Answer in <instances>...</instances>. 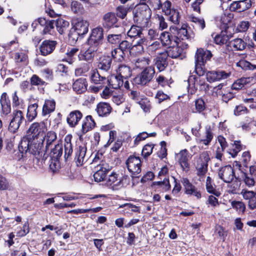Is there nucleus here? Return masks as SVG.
Segmentation results:
<instances>
[{
	"mask_svg": "<svg viewBox=\"0 0 256 256\" xmlns=\"http://www.w3.org/2000/svg\"><path fill=\"white\" fill-rule=\"evenodd\" d=\"M229 46L232 47L235 50H244L247 44L242 39L237 38L232 40L229 42Z\"/></svg>",
	"mask_w": 256,
	"mask_h": 256,
	"instance_id": "obj_33",
	"label": "nucleus"
},
{
	"mask_svg": "<svg viewBox=\"0 0 256 256\" xmlns=\"http://www.w3.org/2000/svg\"><path fill=\"white\" fill-rule=\"evenodd\" d=\"M56 102L54 100H46L42 106V114L43 116L50 114L55 110Z\"/></svg>",
	"mask_w": 256,
	"mask_h": 256,
	"instance_id": "obj_31",
	"label": "nucleus"
},
{
	"mask_svg": "<svg viewBox=\"0 0 256 256\" xmlns=\"http://www.w3.org/2000/svg\"><path fill=\"white\" fill-rule=\"evenodd\" d=\"M155 98L158 100V102L160 104L162 102L170 99V98L168 96L164 93L162 90H158L156 96Z\"/></svg>",
	"mask_w": 256,
	"mask_h": 256,
	"instance_id": "obj_64",
	"label": "nucleus"
},
{
	"mask_svg": "<svg viewBox=\"0 0 256 256\" xmlns=\"http://www.w3.org/2000/svg\"><path fill=\"white\" fill-rule=\"evenodd\" d=\"M12 116V118L10 122L8 130L10 132L15 133L18 130L24 118L23 112L20 110H14Z\"/></svg>",
	"mask_w": 256,
	"mask_h": 256,
	"instance_id": "obj_12",
	"label": "nucleus"
},
{
	"mask_svg": "<svg viewBox=\"0 0 256 256\" xmlns=\"http://www.w3.org/2000/svg\"><path fill=\"white\" fill-rule=\"evenodd\" d=\"M63 149L62 144H57L52 148L50 147V152L46 153L48 157L50 156L51 162L50 168L53 170H56L60 166V160L62 154Z\"/></svg>",
	"mask_w": 256,
	"mask_h": 256,
	"instance_id": "obj_4",
	"label": "nucleus"
},
{
	"mask_svg": "<svg viewBox=\"0 0 256 256\" xmlns=\"http://www.w3.org/2000/svg\"><path fill=\"white\" fill-rule=\"evenodd\" d=\"M46 138V152H48L49 148L52 146V142L56 139V134L52 131L48 132L45 134L44 139Z\"/></svg>",
	"mask_w": 256,
	"mask_h": 256,
	"instance_id": "obj_41",
	"label": "nucleus"
},
{
	"mask_svg": "<svg viewBox=\"0 0 256 256\" xmlns=\"http://www.w3.org/2000/svg\"><path fill=\"white\" fill-rule=\"evenodd\" d=\"M250 26V23L247 21L240 22L237 26L236 30L238 32H245Z\"/></svg>",
	"mask_w": 256,
	"mask_h": 256,
	"instance_id": "obj_58",
	"label": "nucleus"
},
{
	"mask_svg": "<svg viewBox=\"0 0 256 256\" xmlns=\"http://www.w3.org/2000/svg\"><path fill=\"white\" fill-rule=\"evenodd\" d=\"M133 19L135 23L140 28H146L148 25L151 16V10L147 4L138 6L133 10Z\"/></svg>",
	"mask_w": 256,
	"mask_h": 256,
	"instance_id": "obj_1",
	"label": "nucleus"
},
{
	"mask_svg": "<svg viewBox=\"0 0 256 256\" xmlns=\"http://www.w3.org/2000/svg\"><path fill=\"white\" fill-rule=\"evenodd\" d=\"M44 140L34 138L31 140L29 152L34 155L38 160L45 161L48 158L46 149H42Z\"/></svg>",
	"mask_w": 256,
	"mask_h": 256,
	"instance_id": "obj_3",
	"label": "nucleus"
},
{
	"mask_svg": "<svg viewBox=\"0 0 256 256\" xmlns=\"http://www.w3.org/2000/svg\"><path fill=\"white\" fill-rule=\"evenodd\" d=\"M32 138L28 136H24L18 144V156L16 158L18 160L22 159L25 154L28 152H29L30 144Z\"/></svg>",
	"mask_w": 256,
	"mask_h": 256,
	"instance_id": "obj_16",
	"label": "nucleus"
},
{
	"mask_svg": "<svg viewBox=\"0 0 256 256\" xmlns=\"http://www.w3.org/2000/svg\"><path fill=\"white\" fill-rule=\"evenodd\" d=\"M112 58L108 56H104L100 58L98 64V70L108 72L110 69Z\"/></svg>",
	"mask_w": 256,
	"mask_h": 256,
	"instance_id": "obj_25",
	"label": "nucleus"
},
{
	"mask_svg": "<svg viewBox=\"0 0 256 256\" xmlns=\"http://www.w3.org/2000/svg\"><path fill=\"white\" fill-rule=\"evenodd\" d=\"M95 126L96 122L92 116L90 115L87 116L82 121L81 130L82 132V134H85L94 128Z\"/></svg>",
	"mask_w": 256,
	"mask_h": 256,
	"instance_id": "obj_28",
	"label": "nucleus"
},
{
	"mask_svg": "<svg viewBox=\"0 0 256 256\" xmlns=\"http://www.w3.org/2000/svg\"><path fill=\"white\" fill-rule=\"evenodd\" d=\"M250 0H242L234 2L230 6L231 11L240 12L248 10L251 6Z\"/></svg>",
	"mask_w": 256,
	"mask_h": 256,
	"instance_id": "obj_19",
	"label": "nucleus"
},
{
	"mask_svg": "<svg viewBox=\"0 0 256 256\" xmlns=\"http://www.w3.org/2000/svg\"><path fill=\"white\" fill-rule=\"evenodd\" d=\"M86 152V148L80 146L76 150L74 161L78 166H82L84 161Z\"/></svg>",
	"mask_w": 256,
	"mask_h": 256,
	"instance_id": "obj_26",
	"label": "nucleus"
},
{
	"mask_svg": "<svg viewBox=\"0 0 256 256\" xmlns=\"http://www.w3.org/2000/svg\"><path fill=\"white\" fill-rule=\"evenodd\" d=\"M72 28L78 34H80L82 38L88 31L89 22L86 20L81 18H77L73 20Z\"/></svg>",
	"mask_w": 256,
	"mask_h": 256,
	"instance_id": "obj_15",
	"label": "nucleus"
},
{
	"mask_svg": "<svg viewBox=\"0 0 256 256\" xmlns=\"http://www.w3.org/2000/svg\"><path fill=\"white\" fill-rule=\"evenodd\" d=\"M196 111L193 110L194 112H201L206 108V104L202 98H198L194 101Z\"/></svg>",
	"mask_w": 256,
	"mask_h": 256,
	"instance_id": "obj_48",
	"label": "nucleus"
},
{
	"mask_svg": "<svg viewBox=\"0 0 256 256\" xmlns=\"http://www.w3.org/2000/svg\"><path fill=\"white\" fill-rule=\"evenodd\" d=\"M206 190L208 192L216 196H219L220 193L217 191L216 189V186L212 184V182L210 184H206Z\"/></svg>",
	"mask_w": 256,
	"mask_h": 256,
	"instance_id": "obj_56",
	"label": "nucleus"
},
{
	"mask_svg": "<svg viewBox=\"0 0 256 256\" xmlns=\"http://www.w3.org/2000/svg\"><path fill=\"white\" fill-rule=\"evenodd\" d=\"M69 22L62 18H58L54 20V26L60 34H62L64 31L69 26Z\"/></svg>",
	"mask_w": 256,
	"mask_h": 256,
	"instance_id": "obj_39",
	"label": "nucleus"
},
{
	"mask_svg": "<svg viewBox=\"0 0 256 256\" xmlns=\"http://www.w3.org/2000/svg\"><path fill=\"white\" fill-rule=\"evenodd\" d=\"M183 52V50L178 46H170L168 50L166 52H164L166 54H167L166 56H169L172 58H182V54Z\"/></svg>",
	"mask_w": 256,
	"mask_h": 256,
	"instance_id": "obj_32",
	"label": "nucleus"
},
{
	"mask_svg": "<svg viewBox=\"0 0 256 256\" xmlns=\"http://www.w3.org/2000/svg\"><path fill=\"white\" fill-rule=\"evenodd\" d=\"M40 25L44 28L42 32V34H50L52 30L54 28V20L46 19V18H40Z\"/></svg>",
	"mask_w": 256,
	"mask_h": 256,
	"instance_id": "obj_22",
	"label": "nucleus"
},
{
	"mask_svg": "<svg viewBox=\"0 0 256 256\" xmlns=\"http://www.w3.org/2000/svg\"><path fill=\"white\" fill-rule=\"evenodd\" d=\"M102 25L105 28L110 29L113 28L120 27V24L118 22L115 14L109 12L103 16Z\"/></svg>",
	"mask_w": 256,
	"mask_h": 256,
	"instance_id": "obj_14",
	"label": "nucleus"
},
{
	"mask_svg": "<svg viewBox=\"0 0 256 256\" xmlns=\"http://www.w3.org/2000/svg\"><path fill=\"white\" fill-rule=\"evenodd\" d=\"M126 164L132 178H136L134 175L139 174L141 172L142 160L139 156H130L126 160Z\"/></svg>",
	"mask_w": 256,
	"mask_h": 256,
	"instance_id": "obj_9",
	"label": "nucleus"
},
{
	"mask_svg": "<svg viewBox=\"0 0 256 256\" xmlns=\"http://www.w3.org/2000/svg\"><path fill=\"white\" fill-rule=\"evenodd\" d=\"M79 36H81L80 34H78L75 30L72 29L68 34L69 41L72 44H76L78 40Z\"/></svg>",
	"mask_w": 256,
	"mask_h": 256,
	"instance_id": "obj_61",
	"label": "nucleus"
},
{
	"mask_svg": "<svg viewBox=\"0 0 256 256\" xmlns=\"http://www.w3.org/2000/svg\"><path fill=\"white\" fill-rule=\"evenodd\" d=\"M112 56L115 61L122 62L124 60L126 53L118 48H114L111 52Z\"/></svg>",
	"mask_w": 256,
	"mask_h": 256,
	"instance_id": "obj_45",
	"label": "nucleus"
},
{
	"mask_svg": "<svg viewBox=\"0 0 256 256\" xmlns=\"http://www.w3.org/2000/svg\"><path fill=\"white\" fill-rule=\"evenodd\" d=\"M98 170L94 174L95 182H100L104 180L106 174L110 171L109 166L106 164H102L97 166Z\"/></svg>",
	"mask_w": 256,
	"mask_h": 256,
	"instance_id": "obj_20",
	"label": "nucleus"
},
{
	"mask_svg": "<svg viewBox=\"0 0 256 256\" xmlns=\"http://www.w3.org/2000/svg\"><path fill=\"white\" fill-rule=\"evenodd\" d=\"M243 180L244 184L248 187L254 186L255 184L254 178L248 176V174L246 173L244 174Z\"/></svg>",
	"mask_w": 256,
	"mask_h": 256,
	"instance_id": "obj_62",
	"label": "nucleus"
},
{
	"mask_svg": "<svg viewBox=\"0 0 256 256\" xmlns=\"http://www.w3.org/2000/svg\"><path fill=\"white\" fill-rule=\"evenodd\" d=\"M88 83L86 78H80L77 79L72 84V88L78 94H81L87 90Z\"/></svg>",
	"mask_w": 256,
	"mask_h": 256,
	"instance_id": "obj_24",
	"label": "nucleus"
},
{
	"mask_svg": "<svg viewBox=\"0 0 256 256\" xmlns=\"http://www.w3.org/2000/svg\"><path fill=\"white\" fill-rule=\"evenodd\" d=\"M159 39H160L163 46L170 45L173 40L170 34L166 32H162L160 35Z\"/></svg>",
	"mask_w": 256,
	"mask_h": 256,
	"instance_id": "obj_44",
	"label": "nucleus"
},
{
	"mask_svg": "<svg viewBox=\"0 0 256 256\" xmlns=\"http://www.w3.org/2000/svg\"><path fill=\"white\" fill-rule=\"evenodd\" d=\"M210 160L208 152H202L196 161V174L200 178H203L208 170V162Z\"/></svg>",
	"mask_w": 256,
	"mask_h": 256,
	"instance_id": "obj_6",
	"label": "nucleus"
},
{
	"mask_svg": "<svg viewBox=\"0 0 256 256\" xmlns=\"http://www.w3.org/2000/svg\"><path fill=\"white\" fill-rule=\"evenodd\" d=\"M212 54L210 50L204 48H198L195 54V69L194 72L198 76H202L206 72L205 63L209 60Z\"/></svg>",
	"mask_w": 256,
	"mask_h": 256,
	"instance_id": "obj_2",
	"label": "nucleus"
},
{
	"mask_svg": "<svg viewBox=\"0 0 256 256\" xmlns=\"http://www.w3.org/2000/svg\"><path fill=\"white\" fill-rule=\"evenodd\" d=\"M121 34H110L107 36V40L112 44H119L122 40Z\"/></svg>",
	"mask_w": 256,
	"mask_h": 256,
	"instance_id": "obj_49",
	"label": "nucleus"
},
{
	"mask_svg": "<svg viewBox=\"0 0 256 256\" xmlns=\"http://www.w3.org/2000/svg\"><path fill=\"white\" fill-rule=\"evenodd\" d=\"M230 72H226L224 70L210 71L206 73V79L210 82L220 80L228 78Z\"/></svg>",
	"mask_w": 256,
	"mask_h": 256,
	"instance_id": "obj_17",
	"label": "nucleus"
},
{
	"mask_svg": "<svg viewBox=\"0 0 256 256\" xmlns=\"http://www.w3.org/2000/svg\"><path fill=\"white\" fill-rule=\"evenodd\" d=\"M247 112V108L242 104H240L236 106L234 110V114L236 116H239L242 114H246Z\"/></svg>",
	"mask_w": 256,
	"mask_h": 256,
	"instance_id": "obj_63",
	"label": "nucleus"
},
{
	"mask_svg": "<svg viewBox=\"0 0 256 256\" xmlns=\"http://www.w3.org/2000/svg\"><path fill=\"white\" fill-rule=\"evenodd\" d=\"M188 152L185 149L180 151L179 154L180 158L178 162L182 168L184 170L186 168H189V164L188 163Z\"/></svg>",
	"mask_w": 256,
	"mask_h": 256,
	"instance_id": "obj_37",
	"label": "nucleus"
},
{
	"mask_svg": "<svg viewBox=\"0 0 256 256\" xmlns=\"http://www.w3.org/2000/svg\"><path fill=\"white\" fill-rule=\"evenodd\" d=\"M96 110L99 116H106L111 112L112 108L108 103L100 102L97 104Z\"/></svg>",
	"mask_w": 256,
	"mask_h": 256,
	"instance_id": "obj_29",
	"label": "nucleus"
},
{
	"mask_svg": "<svg viewBox=\"0 0 256 256\" xmlns=\"http://www.w3.org/2000/svg\"><path fill=\"white\" fill-rule=\"evenodd\" d=\"M167 54H160L154 59V64L160 72L163 71L168 65Z\"/></svg>",
	"mask_w": 256,
	"mask_h": 256,
	"instance_id": "obj_27",
	"label": "nucleus"
},
{
	"mask_svg": "<svg viewBox=\"0 0 256 256\" xmlns=\"http://www.w3.org/2000/svg\"><path fill=\"white\" fill-rule=\"evenodd\" d=\"M169 16V20L174 24H178L180 22V14L179 12L176 10H172L170 14H168Z\"/></svg>",
	"mask_w": 256,
	"mask_h": 256,
	"instance_id": "obj_54",
	"label": "nucleus"
},
{
	"mask_svg": "<svg viewBox=\"0 0 256 256\" xmlns=\"http://www.w3.org/2000/svg\"><path fill=\"white\" fill-rule=\"evenodd\" d=\"M91 80L96 84L104 86L108 82V80H106L105 76H100L98 70L94 72L91 76Z\"/></svg>",
	"mask_w": 256,
	"mask_h": 256,
	"instance_id": "obj_35",
	"label": "nucleus"
},
{
	"mask_svg": "<svg viewBox=\"0 0 256 256\" xmlns=\"http://www.w3.org/2000/svg\"><path fill=\"white\" fill-rule=\"evenodd\" d=\"M88 48L84 50H81L78 54V59L79 60H84L88 62H92L94 58L96 56L98 48L92 45H88Z\"/></svg>",
	"mask_w": 256,
	"mask_h": 256,
	"instance_id": "obj_13",
	"label": "nucleus"
},
{
	"mask_svg": "<svg viewBox=\"0 0 256 256\" xmlns=\"http://www.w3.org/2000/svg\"><path fill=\"white\" fill-rule=\"evenodd\" d=\"M214 42L219 45L226 44L228 42V38L224 36L222 31L220 34H217L214 38Z\"/></svg>",
	"mask_w": 256,
	"mask_h": 256,
	"instance_id": "obj_52",
	"label": "nucleus"
},
{
	"mask_svg": "<svg viewBox=\"0 0 256 256\" xmlns=\"http://www.w3.org/2000/svg\"><path fill=\"white\" fill-rule=\"evenodd\" d=\"M0 103L2 106V114L6 116L11 112L10 102L6 92H3L1 96Z\"/></svg>",
	"mask_w": 256,
	"mask_h": 256,
	"instance_id": "obj_23",
	"label": "nucleus"
},
{
	"mask_svg": "<svg viewBox=\"0 0 256 256\" xmlns=\"http://www.w3.org/2000/svg\"><path fill=\"white\" fill-rule=\"evenodd\" d=\"M38 104L36 103L30 104L28 108L26 116L29 121H32L37 116V108Z\"/></svg>",
	"mask_w": 256,
	"mask_h": 256,
	"instance_id": "obj_40",
	"label": "nucleus"
},
{
	"mask_svg": "<svg viewBox=\"0 0 256 256\" xmlns=\"http://www.w3.org/2000/svg\"><path fill=\"white\" fill-rule=\"evenodd\" d=\"M154 146V144H148L144 146L142 152V154L144 158H148L152 154Z\"/></svg>",
	"mask_w": 256,
	"mask_h": 256,
	"instance_id": "obj_55",
	"label": "nucleus"
},
{
	"mask_svg": "<svg viewBox=\"0 0 256 256\" xmlns=\"http://www.w3.org/2000/svg\"><path fill=\"white\" fill-rule=\"evenodd\" d=\"M78 48H72L68 50L66 52V61L69 64H72L76 60L77 58H78Z\"/></svg>",
	"mask_w": 256,
	"mask_h": 256,
	"instance_id": "obj_36",
	"label": "nucleus"
},
{
	"mask_svg": "<svg viewBox=\"0 0 256 256\" xmlns=\"http://www.w3.org/2000/svg\"><path fill=\"white\" fill-rule=\"evenodd\" d=\"M108 82L110 84L113 88L118 89L123 86L124 78L118 74L112 76L110 80H108Z\"/></svg>",
	"mask_w": 256,
	"mask_h": 256,
	"instance_id": "obj_43",
	"label": "nucleus"
},
{
	"mask_svg": "<svg viewBox=\"0 0 256 256\" xmlns=\"http://www.w3.org/2000/svg\"><path fill=\"white\" fill-rule=\"evenodd\" d=\"M155 70L152 66L145 68L142 72L133 79V84H136L145 85L148 83L154 77Z\"/></svg>",
	"mask_w": 256,
	"mask_h": 256,
	"instance_id": "obj_8",
	"label": "nucleus"
},
{
	"mask_svg": "<svg viewBox=\"0 0 256 256\" xmlns=\"http://www.w3.org/2000/svg\"><path fill=\"white\" fill-rule=\"evenodd\" d=\"M218 178L226 183H230L234 178L236 180H238L235 176L233 167L230 165L220 168L218 172Z\"/></svg>",
	"mask_w": 256,
	"mask_h": 256,
	"instance_id": "obj_11",
	"label": "nucleus"
},
{
	"mask_svg": "<svg viewBox=\"0 0 256 256\" xmlns=\"http://www.w3.org/2000/svg\"><path fill=\"white\" fill-rule=\"evenodd\" d=\"M104 28L100 26L92 29L86 40L87 45H92L99 48L104 40Z\"/></svg>",
	"mask_w": 256,
	"mask_h": 256,
	"instance_id": "obj_5",
	"label": "nucleus"
},
{
	"mask_svg": "<svg viewBox=\"0 0 256 256\" xmlns=\"http://www.w3.org/2000/svg\"><path fill=\"white\" fill-rule=\"evenodd\" d=\"M118 75L124 79L126 80L132 76L130 68L126 65H121L118 69Z\"/></svg>",
	"mask_w": 256,
	"mask_h": 256,
	"instance_id": "obj_42",
	"label": "nucleus"
},
{
	"mask_svg": "<svg viewBox=\"0 0 256 256\" xmlns=\"http://www.w3.org/2000/svg\"><path fill=\"white\" fill-rule=\"evenodd\" d=\"M64 147V161L67 162L71 160L72 154V146L71 143V136H66L65 138Z\"/></svg>",
	"mask_w": 256,
	"mask_h": 256,
	"instance_id": "obj_30",
	"label": "nucleus"
},
{
	"mask_svg": "<svg viewBox=\"0 0 256 256\" xmlns=\"http://www.w3.org/2000/svg\"><path fill=\"white\" fill-rule=\"evenodd\" d=\"M242 196L246 200L250 201L252 198V197L256 194V192H254L252 190H248L243 189L240 192Z\"/></svg>",
	"mask_w": 256,
	"mask_h": 256,
	"instance_id": "obj_59",
	"label": "nucleus"
},
{
	"mask_svg": "<svg viewBox=\"0 0 256 256\" xmlns=\"http://www.w3.org/2000/svg\"><path fill=\"white\" fill-rule=\"evenodd\" d=\"M47 131V127L44 122L32 123L28 130V133L30 134L32 138H38L44 140L45 133Z\"/></svg>",
	"mask_w": 256,
	"mask_h": 256,
	"instance_id": "obj_7",
	"label": "nucleus"
},
{
	"mask_svg": "<svg viewBox=\"0 0 256 256\" xmlns=\"http://www.w3.org/2000/svg\"><path fill=\"white\" fill-rule=\"evenodd\" d=\"M130 8L124 6H119L116 8V14L118 18L124 19L126 16Z\"/></svg>",
	"mask_w": 256,
	"mask_h": 256,
	"instance_id": "obj_47",
	"label": "nucleus"
},
{
	"mask_svg": "<svg viewBox=\"0 0 256 256\" xmlns=\"http://www.w3.org/2000/svg\"><path fill=\"white\" fill-rule=\"evenodd\" d=\"M30 84L32 86H43L47 84L36 74H34L30 78Z\"/></svg>",
	"mask_w": 256,
	"mask_h": 256,
	"instance_id": "obj_51",
	"label": "nucleus"
},
{
	"mask_svg": "<svg viewBox=\"0 0 256 256\" xmlns=\"http://www.w3.org/2000/svg\"><path fill=\"white\" fill-rule=\"evenodd\" d=\"M206 138L201 140L200 142L204 145L208 146L211 142L213 138V134L212 132L210 127L208 128H206Z\"/></svg>",
	"mask_w": 256,
	"mask_h": 256,
	"instance_id": "obj_53",
	"label": "nucleus"
},
{
	"mask_svg": "<svg viewBox=\"0 0 256 256\" xmlns=\"http://www.w3.org/2000/svg\"><path fill=\"white\" fill-rule=\"evenodd\" d=\"M160 6L162 8V11L165 13L166 15L170 14L172 9H171V2L166 0L162 4H160Z\"/></svg>",
	"mask_w": 256,
	"mask_h": 256,
	"instance_id": "obj_60",
	"label": "nucleus"
},
{
	"mask_svg": "<svg viewBox=\"0 0 256 256\" xmlns=\"http://www.w3.org/2000/svg\"><path fill=\"white\" fill-rule=\"evenodd\" d=\"M231 205L238 212L244 213L245 211V205L242 202L234 200L231 202Z\"/></svg>",
	"mask_w": 256,
	"mask_h": 256,
	"instance_id": "obj_50",
	"label": "nucleus"
},
{
	"mask_svg": "<svg viewBox=\"0 0 256 256\" xmlns=\"http://www.w3.org/2000/svg\"><path fill=\"white\" fill-rule=\"evenodd\" d=\"M132 47V44L128 40H122L119 43V46L118 48L124 52H127Z\"/></svg>",
	"mask_w": 256,
	"mask_h": 256,
	"instance_id": "obj_57",
	"label": "nucleus"
},
{
	"mask_svg": "<svg viewBox=\"0 0 256 256\" xmlns=\"http://www.w3.org/2000/svg\"><path fill=\"white\" fill-rule=\"evenodd\" d=\"M82 118V113L78 110L71 112L68 116L66 122L71 128H74Z\"/></svg>",
	"mask_w": 256,
	"mask_h": 256,
	"instance_id": "obj_21",
	"label": "nucleus"
},
{
	"mask_svg": "<svg viewBox=\"0 0 256 256\" xmlns=\"http://www.w3.org/2000/svg\"><path fill=\"white\" fill-rule=\"evenodd\" d=\"M57 42L55 40H44L41 44L39 48L42 55L48 56L54 50Z\"/></svg>",
	"mask_w": 256,
	"mask_h": 256,
	"instance_id": "obj_18",
	"label": "nucleus"
},
{
	"mask_svg": "<svg viewBox=\"0 0 256 256\" xmlns=\"http://www.w3.org/2000/svg\"><path fill=\"white\" fill-rule=\"evenodd\" d=\"M244 146L240 140H235L234 144H232V146L228 149V152L232 158H235L243 149Z\"/></svg>",
	"mask_w": 256,
	"mask_h": 256,
	"instance_id": "obj_34",
	"label": "nucleus"
},
{
	"mask_svg": "<svg viewBox=\"0 0 256 256\" xmlns=\"http://www.w3.org/2000/svg\"><path fill=\"white\" fill-rule=\"evenodd\" d=\"M170 30L174 35L175 38L174 40L176 44H178V40H191L194 38V34L192 32L189 34L186 28V26H182L180 28L176 26H171Z\"/></svg>",
	"mask_w": 256,
	"mask_h": 256,
	"instance_id": "obj_10",
	"label": "nucleus"
},
{
	"mask_svg": "<svg viewBox=\"0 0 256 256\" xmlns=\"http://www.w3.org/2000/svg\"><path fill=\"white\" fill-rule=\"evenodd\" d=\"M198 78L195 75H191L189 76L188 79V88L192 89V91L190 92L191 94L194 93L195 92L198 90V86L196 84Z\"/></svg>",
	"mask_w": 256,
	"mask_h": 256,
	"instance_id": "obj_46",
	"label": "nucleus"
},
{
	"mask_svg": "<svg viewBox=\"0 0 256 256\" xmlns=\"http://www.w3.org/2000/svg\"><path fill=\"white\" fill-rule=\"evenodd\" d=\"M142 28L139 25H132L127 32L128 36L131 38H137L138 37H140L142 35Z\"/></svg>",
	"mask_w": 256,
	"mask_h": 256,
	"instance_id": "obj_38",
	"label": "nucleus"
}]
</instances>
